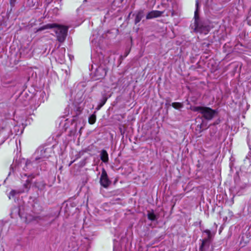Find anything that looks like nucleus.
I'll list each match as a JSON object with an SVG mask.
<instances>
[{"label": "nucleus", "mask_w": 251, "mask_h": 251, "mask_svg": "<svg viewBox=\"0 0 251 251\" xmlns=\"http://www.w3.org/2000/svg\"><path fill=\"white\" fill-rule=\"evenodd\" d=\"M53 28H54V31L56 33L57 40L59 42H63L66 38L68 32V27L66 26L56 24H48L40 27L37 31Z\"/></svg>", "instance_id": "obj_1"}, {"label": "nucleus", "mask_w": 251, "mask_h": 251, "mask_svg": "<svg viewBox=\"0 0 251 251\" xmlns=\"http://www.w3.org/2000/svg\"><path fill=\"white\" fill-rule=\"evenodd\" d=\"M196 9L195 11V30L197 32L207 34L210 29V27L206 21H200L198 16L199 9V2L197 0L196 3Z\"/></svg>", "instance_id": "obj_2"}, {"label": "nucleus", "mask_w": 251, "mask_h": 251, "mask_svg": "<svg viewBox=\"0 0 251 251\" xmlns=\"http://www.w3.org/2000/svg\"><path fill=\"white\" fill-rule=\"evenodd\" d=\"M191 110L194 112H199L202 115V118L207 121L211 120L217 113L215 110L206 106H194Z\"/></svg>", "instance_id": "obj_3"}, {"label": "nucleus", "mask_w": 251, "mask_h": 251, "mask_svg": "<svg viewBox=\"0 0 251 251\" xmlns=\"http://www.w3.org/2000/svg\"><path fill=\"white\" fill-rule=\"evenodd\" d=\"M50 151L51 150L50 148L43 147H39L34 154L35 160H44L45 159L48 158L50 156Z\"/></svg>", "instance_id": "obj_4"}, {"label": "nucleus", "mask_w": 251, "mask_h": 251, "mask_svg": "<svg viewBox=\"0 0 251 251\" xmlns=\"http://www.w3.org/2000/svg\"><path fill=\"white\" fill-rule=\"evenodd\" d=\"M100 182V185L104 188H107L111 183V181L108 178L107 173L103 168L102 170Z\"/></svg>", "instance_id": "obj_5"}, {"label": "nucleus", "mask_w": 251, "mask_h": 251, "mask_svg": "<svg viewBox=\"0 0 251 251\" xmlns=\"http://www.w3.org/2000/svg\"><path fill=\"white\" fill-rule=\"evenodd\" d=\"M163 13V12L158 10L151 11L147 15L146 19H151L154 18L159 17L161 16Z\"/></svg>", "instance_id": "obj_6"}, {"label": "nucleus", "mask_w": 251, "mask_h": 251, "mask_svg": "<svg viewBox=\"0 0 251 251\" xmlns=\"http://www.w3.org/2000/svg\"><path fill=\"white\" fill-rule=\"evenodd\" d=\"M24 193V191H20V189L12 190L10 191L8 198L9 199L13 198L16 195H20V194Z\"/></svg>", "instance_id": "obj_7"}, {"label": "nucleus", "mask_w": 251, "mask_h": 251, "mask_svg": "<svg viewBox=\"0 0 251 251\" xmlns=\"http://www.w3.org/2000/svg\"><path fill=\"white\" fill-rule=\"evenodd\" d=\"M144 12L143 10H140L138 12V13L136 15L135 19V24H138L144 17Z\"/></svg>", "instance_id": "obj_8"}, {"label": "nucleus", "mask_w": 251, "mask_h": 251, "mask_svg": "<svg viewBox=\"0 0 251 251\" xmlns=\"http://www.w3.org/2000/svg\"><path fill=\"white\" fill-rule=\"evenodd\" d=\"M100 159L101 160L106 163L108 160V155L105 150H102L100 153Z\"/></svg>", "instance_id": "obj_9"}, {"label": "nucleus", "mask_w": 251, "mask_h": 251, "mask_svg": "<svg viewBox=\"0 0 251 251\" xmlns=\"http://www.w3.org/2000/svg\"><path fill=\"white\" fill-rule=\"evenodd\" d=\"M107 100V97L106 96L103 95L102 98L100 100V102L99 104L98 105L96 109L97 110H99L101 108V107L105 103L106 101Z\"/></svg>", "instance_id": "obj_10"}, {"label": "nucleus", "mask_w": 251, "mask_h": 251, "mask_svg": "<svg viewBox=\"0 0 251 251\" xmlns=\"http://www.w3.org/2000/svg\"><path fill=\"white\" fill-rule=\"evenodd\" d=\"M30 187V181L29 180L26 181L24 185V187L22 189H20V191H24L25 192L28 191Z\"/></svg>", "instance_id": "obj_11"}, {"label": "nucleus", "mask_w": 251, "mask_h": 251, "mask_svg": "<svg viewBox=\"0 0 251 251\" xmlns=\"http://www.w3.org/2000/svg\"><path fill=\"white\" fill-rule=\"evenodd\" d=\"M172 106L176 109H179L183 107V104L180 102H173Z\"/></svg>", "instance_id": "obj_12"}, {"label": "nucleus", "mask_w": 251, "mask_h": 251, "mask_svg": "<svg viewBox=\"0 0 251 251\" xmlns=\"http://www.w3.org/2000/svg\"><path fill=\"white\" fill-rule=\"evenodd\" d=\"M148 218L151 221H154L156 219V216L153 212H149L148 213Z\"/></svg>", "instance_id": "obj_13"}, {"label": "nucleus", "mask_w": 251, "mask_h": 251, "mask_svg": "<svg viewBox=\"0 0 251 251\" xmlns=\"http://www.w3.org/2000/svg\"><path fill=\"white\" fill-rule=\"evenodd\" d=\"M96 120V117L95 115L93 114L91 115L89 118V123L90 124H93L95 123Z\"/></svg>", "instance_id": "obj_14"}, {"label": "nucleus", "mask_w": 251, "mask_h": 251, "mask_svg": "<svg viewBox=\"0 0 251 251\" xmlns=\"http://www.w3.org/2000/svg\"><path fill=\"white\" fill-rule=\"evenodd\" d=\"M210 238H208V237L207 238H205L202 240L201 245V248H202L206 243L209 242Z\"/></svg>", "instance_id": "obj_15"}, {"label": "nucleus", "mask_w": 251, "mask_h": 251, "mask_svg": "<svg viewBox=\"0 0 251 251\" xmlns=\"http://www.w3.org/2000/svg\"><path fill=\"white\" fill-rule=\"evenodd\" d=\"M203 232L207 234V237H208V238H211V232L209 230L206 229L203 231Z\"/></svg>", "instance_id": "obj_16"}, {"label": "nucleus", "mask_w": 251, "mask_h": 251, "mask_svg": "<svg viewBox=\"0 0 251 251\" xmlns=\"http://www.w3.org/2000/svg\"><path fill=\"white\" fill-rule=\"evenodd\" d=\"M31 162L29 160H27V161L26 162V164H25V165H26V167H27V166L29 165L30 164Z\"/></svg>", "instance_id": "obj_17"}, {"label": "nucleus", "mask_w": 251, "mask_h": 251, "mask_svg": "<svg viewBox=\"0 0 251 251\" xmlns=\"http://www.w3.org/2000/svg\"><path fill=\"white\" fill-rule=\"evenodd\" d=\"M16 0H10V4L13 5Z\"/></svg>", "instance_id": "obj_18"}, {"label": "nucleus", "mask_w": 251, "mask_h": 251, "mask_svg": "<svg viewBox=\"0 0 251 251\" xmlns=\"http://www.w3.org/2000/svg\"><path fill=\"white\" fill-rule=\"evenodd\" d=\"M204 126L203 122L200 125V128H203Z\"/></svg>", "instance_id": "obj_19"}, {"label": "nucleus", "mask_w": 251, "mask_h": 251, "mask_svg": "<svg viewBox=\"0 0 251 251\" xmlns=\"http://www.w3.org/2000/svg\"><path fill=\"white\" fill-rule=\"evenodd\" d=\"M174 15V12H173L172 13V16H173Z\"/></svg>", "instance_id": "obj_20"}]
</instances>
